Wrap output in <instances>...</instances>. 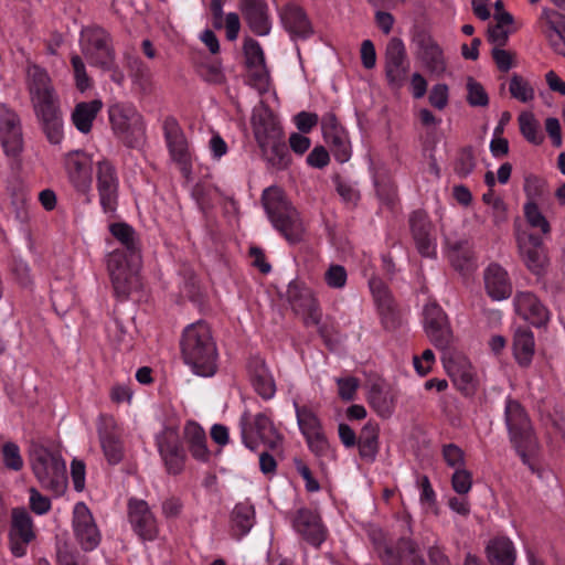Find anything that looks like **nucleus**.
Segmentation results:
<instances>
[{
    "label": "nucleus",
    "mask_w": 565,
    "mask_h": 565,
    "mask_svg": "<svg viewBox=\"0 0 565 565\" xmlns=\"http://www.w3.org/2000/svg\"><path fill=\"white\" fill-rule=\"evenodd\" d=\"M29 93L35 117L46 139L52 145L63 139V116L60 98L47 72L32 65L28 68Z\"/></svg>",
    "instance_id": "nucleus-1"
},
{
    "label": "nucleus",
    "mask_w": 565,
    "mask_h": 565,
    "mask_svg": "<svg viewBox=\"0 0 565 565\" xmlns=\"http://www.w3.org/2000/svg\"><path fill=\"white\" fill-rule=\"evenodd\" d=\"M184 363L199 376H212L217 370V348L212 329L205 321L188 326L180 342Z\"/></svg>",
    "instance_id": "nucleus-2"
},
{
    "label": "nucleus",
    "mask_w": 565,
    "mask_h": 565,
    "mask_svg": "<svg viewBox=\"0 0 565 565\" xmlns=\"http://www.w3.org/2000/svg\"><path fill=\"white\" fill-rule=\"evenodd\" d=\"M255 139L265 159L278 169H285L290 162L288 147L282 128L268 108L256 111L252 118Z\"/></svg>",
    "instance_id": "nucleus-3"
},
{
    "label": "nucleus",
    "mask_w": 565,
    "mask_h": 565,
    "mask_svg": "<svg viewBox=\"0 0 565 565\" xmlns=\"http://www.w3.org/2000/svg\"><path fill=\"white\" fill-rule=\"evenodd\" d=\"M262 201L273 225L287 241L297 243L303 236V224L297 210L291 206L282 191L271 186L264 191Z\"/></svg>",
    "instance_id": "nucleus-4"
},
{
    "label": "nucleus",
    "mask_w": 565,
    "mask_h": 565,
    "mask_svg": "<svg viewBox=\"0 0 565 565\" xmlns=\"http://www.w3.org/2000/svg\"><path fill=\"white\" fill-rule=\"evenodd\" d=\"M30 465L44 489L57 495L64 493L67 486L66 466L57 451L33 444L30 448Z\"/></svg>",
    "instance_id": "nucleus-5"
},
{
    "label": "nucleus",
    "mask_w": 565,
    "mask_h": 565,
    "mask_svg": "<svg viewBox=\"0 0 565 565\" xmlns=\"http://www.w3.org/2000/svg\"><path fill=\"white\" fill-rule=\"evenodd\" d=\"M505 424L510 435V441L524 463L529 456L539 447L532 423L524 407L515 399H508L504 409Z\"/></svg>",
    "instance_id": "nucleus-6"
},
{
    "label": "nucleus",
    "mask_w": 565,
    "mask_h": 565,
    "mask_svg": "<svg viewBox=\"0 0 565 565\" xmlns=\"http://www.w3.org/2000/svg\"><path fill=\"white\" fill-rule=\"evenodd\" d=\"M109 121L116 137L128 148L142 146L146 127L142 116L129 104H115L108 109Z\"/></svg>",
    "instance_id": "nucleus-7"
},
{
    "label": "nucleus",
    "mask_w": 565,
    "mask_h": 565,
    "mask_svg": "<svg viewBox=\"0 0 565 565\" xmlns=\"http://www.w3.org/2000/svg\"><path fill=\"white\" fill-rule=\"evenodd\" d=\"M383 65L388 87L393 90L401 89L408 79L411 62L406 47L399 38H392L387 42Z\"/></svg>",
    "instance_id": "nucleus-8"
},
{
    "label": "nucleus",
    "mask_w": 565,
    "mask_h": 565,
    "mask_svg": "<svg viewBox=\"0 0 565 565\" xmlns=\"http://www.w3.org/2000/svg\"><path fill=\"white\" fill-rule=\"evenodd\" d=\"M241 427L243 443L250 450H255L257 447L256 438L273 450L279 448L282 443V436L265 414L259 413L253 418L248 414H244Z\"/></svg>",
    "instance_id": "nucleus-9"
},
{
    "label": "nucleus",
    "mask_w": 565,
    "mask_h": 565,
    "mask_svg": "<svg viewBox=\"0 0 565 565\" xmlns=\"http://www.w3.org/2000/svg\"><path fill=\"white\" fill-rule=\"evenodd\" d=\"M139 260H131V257L125 249H116L109 254L107 268L117 297L127 298L131 289L137 285L138 277L132 267Z\"/></svg>",
    "instance_id": "nucleus-10"
},
{
    "label": "nucleus",
    "mask_w": 565,
    "mask_h": 565,
    "mask_svg": "<svg viewBox=\"0 0 565 565\" xmlns=\"http://www.w3.org/2000/svg\"><path fill=\"white\" fill-rule=\"evenodd\" d=\"M83 36L82 52L89 63L102 70L111 68L115 51L111 46L110 34L100 26H93L85 30Z\"/></svg>",
    "instance_id": "nucleus-11"
},
{
    "label": "nucleus",
    "mask_w": 565,
    "mask_h": 565,
    "mask_svg": "<svg viewBox=\"0 0 565 565\" xmlns=\"http://www.w3.org/2000/svg\"><path fill=\"white\" fill-rule=\"evenodd\" d=\"M424 330L431 344L441 350H448L454 341L452 330L446 312L435 301L424 308Z\"/></svg>",
    "instance_id": "nucleus-12"
},
{
    "label": "nucleus",
    "mask_w": 565,
    "mask_h": 565,
    "mask_svg": "<svg viewBox=\"0 0 565 565\" xmlns=\"http://www.w3.org/2000/svg\"><path fill=\"white\" fill-rule=\"evenodd\" d=\"M287 300L294 312L301 316L306 326H319L321 311L318 301L303 282L291 281L287 289Z\"/></svg>",
    "instance_id": "nucleus-13"
},
{
    "label": "nucleus",
    "mask_w": 565,
    "mask_h": 565,
    "mask_svg": "<svg viewBox=\"0 0 565 565\" xmlns=\"http://www.w3.org/2000/svg\"><path fill=\"white\" fill-rule=\"evenodd\" d=\"M70 183L79 194H88L93 182V160L81 150L70 151L63 159Z\"/></svg>",
    "instance_id": "nucleus-14"
},
{
    "label": "nucleus",
    "mask_w": 565,
    "mask_h": 565,
    "mask_svg": "<svg viewBox=\"0 0 565 565\" xmlns=\"http://www.w3.org/2000/svg\"><path fill=\"white\" fill-rule=\"evenodd\" d=\"M163 132L172 160L180 166V169L184 174H189L192 169L189 142L181 126L174 117L169 116L164 119Z\"/></svg>",
    "instance_id": "nucleus-15"
},
{
    "label": "nucleus",
    "mask_w": 565,
    "mask_h": 565,
    "mask_svg": "<svg viewBox=\"0 0 565 565\" xmlns=\"http://www.w3.org/2000/svg\"><path fill=\"white\" fill-rule=\"evenodd\" d=\"M417 46V58L436 76H441L447 70V60L444 50L426 30H418L413 36Z\"/></svg>",
    "instance_id": "nucleus-16"
},
{
    "label": "nucleus",
    "mask_w": 565,
    "mask_h": 565,
    "mask_svg": "<svg viewBox=\"0 0 565 565\" xmlns=\"http://www.w3.org/2000/svg\"><path fill=\"white\" fill-rule=\"evenodd\" d=\"M97 431L107 462L119 463L124 458V444L115 418L110 415H100Z\"/></svg>",
    "instance_id": "nucleus-17"
},
{
    "label": "nucleus",
    "mask_w": 565,
    "mask_h": 565,
    "mask_svg": "<svg viewBox=\"0 0 565 565\" xmlns=\"http://www.w3.org/2000/svg\"><path fill=\"white\" fill-rule=\"evenodd\" d=\"M35 537L33 521L24 508H15L11 513V526L9 531L10 548L14 556L25 554L26 545Z\"/></svg>",
    "instance_id": "nucleus-18"
},
{
    "label": "nucleus",
    "mask_w": 565,
    "mask_h": 565,
    "mask_svg": "<svg viewBox=\"0 0 565 565\" xmlns=\"http://www.w3.org/2000/svg\"><path fill=\"white\" fill-rule=\"evenodd\" d=\"M159 452L164 461L168 473L179 475L184 469L185 451L173 428H166L157 438Z\"/></svg>",
    "instance_id": "nucleus-19"
},
{
    "label": "nucleus",
    "mask_w": 565,
    "mask_h": 565,
    "mask_svg": "<svg viewBox=\"0 0 565 565\" xmlns=\"http://www.w3.org/2000/svg\"><path fill=\"white\" fill-rule=\"evenodd\" d=\"M73 527L81 547L88 552L98 546L100 533L95 520L84 502H78L74 508Z\"/></svg>",
    "instance_id": "nucleus-20"
},
{
    "label": "nucleus",
    "mask_w": 565,
    "mask_h": 565,
    "mask_svg": "<svg viewBox=\"0 0 565 565\" xmlns=\"http://www.w3.org/2000/svg\"><path fill=\"white\" fill-rule=\"evenodd\" d=\"M97 190L103 210L115 212L118 202V177L115 167L108 160L97 163L96 171Z\"/></svg>",
    "instance_id": "nucleus-21"
},
{
    "label": "nucleus",
    "mask_w": 565,
    "mask_h": 565,
    "mask_svg": "<svg viewBox=\"0 0 565 565\" xmlns=\"http://www.w3.org/2000/svg\"><path fill=\"white\" fill-rule=\"evenodd\" d=\"M518 246L526 268L534 275H542L548 264L542 238L535 234H523L518 237Z\"/></svg>",
    "instance_id": "nucleus-22"
},
{
    "label": "nucleus",
    "mask_w": 565,
    "mask_h": 565,
    "mask_svg": "<svg viewBox=\"0 0 565 565\" xmlns=\"http://www.w3.org/2000/svg\"><path fill=\"white\" fill-rule=\"evenodd\" d=\"M0 142L7 157L17 159L23 150L21 120L13 111L0 116Z\"/></svg>",
    "instance_id": "nucleus-23"
},
{
    "label": "nucleus",
    "mask_w": 565,
    "mask_h": 565,
    "mask_svg": "<svg viewBox=\"0 0 565 565\" xmlns=\"http://www.w3.org/2000/svg\"><path fill=\"white\" fill-rule=\"evenodd\" d=\"M128 518L135 532L141 540L152 541L158 536L157 521L145 500H129Z\"/></svg>",
    "instance_id": "nucleus-24"
},
{
    "label": "nucleus",
    "mask_w": 565,
    "mask_h": 565,
    "mask_svg": "<svg viewBox=\"0 0 565 565\" xmlns=\"http://www.w3.org/2000/svg\"><path fill=\"white\" fill-rule=\"evenodd\" d=\"M369 284L384 328L395 329L399 324V311L388 287L380 278H372Z\"/></svg>",
    "instance_id": "nucleus-25"
},
{
    "label": "nucleus",
    "mask_w": 565,
    "mask_h": 565,
    "mask_svg": "<svg viewBox=\"0 0 565 565\" xmlns=\"http://www.w3.org/2000/svg\"><path fill=\"white\" fill-rule=\"evenodd\" d=\"M516 313L535 327L545 326L550 320L547 308L531 291H518L514 296Z\"/></svg>",
    "instance_id": "nucleus-26"
},
{
    "label": "nucleus",
    "mask_w": 565,
    "mask_h": 565,
    "mask_svg": "<svg viewBox=\"0 0 565 565\" xmlns=\"http://www.w3.org/2000/svg\"><path fill=\"white\" fill-rule=\"evenodd\" d=\"M484 288L495 301L508 299L512 295V282L508 271L499 264H490L483 273Z\"/></svg>",
    "instance_id": "nucleus-27"
},
{
    "label": "nucleus",
    "mask_w": 565,
    "mask_h": 565,
    "mask_svg": "<svg viewBox=\"0 0 565 565\" xmlns=\"http://www.w3.org/2000/svg\"><path fill=\"white\" fill-rule=\"evenodd\" d=\"M294 529L311 545L319 546L324 541L321 520L313 511L299 509L292 519Z\"/></svg>",
    "instance_id": "nucleus-28"
},
{
    "label": "nucleus",
    "mask_w": 565,
    "mask_h": 565,
    "mask_svg": "<svg viewBox=\"0 0 565 565\" xmlns=\"http://www.w3.org/2000/svg\"><path fill=\"white\" fill-rule=\"evenodd\" d=\"M541 24L554 51L565 56V15L552 9H544Z\"/></svg>",
    "instance_id": "nucleus-29"
},
{
    "label": "nucleus",
    "mask_w": 565,
    "mask_h": 565,
    "mask_svg": "<svg viewBox=\"0 0 565 565\" xmlns=\"http://www.w3.org/2000/svg\"><path fill=\"white\" fill-rule=\"evenodd\" d=\"M411 231L419 254L424 257L435 255V243L431 237V224L423 211H415L409 217Z\"/></svg>",
    "instance_id": "nucleus-30"
},
{
    "label": "nucleus",
    "mask_w": 565,
    "mask_h": 565,
    "mask_svg": "<svg viewBox=\"0 0 565 565\" xmlns=\"http://www.w3.org/2000/svg\"><path fill=\"white\" fill-rule=\"evenodd\" d=\"M247 370L256 393L264 399H270L276 393V384L265 360L259 356L250 358Z\"/></svg>",
    "instance_id": "nucleus-31"
},
{
    "label": "nucleus",
    "mask_w": 565,
    "mask_h": 565,
    "mask_svg": "<svg viewBox=\"0 0 565 565\" xmlns=\"http://www.w3.org/2000/svg\"><path fill=\"white\" fill-rule=\"evenodd\" d=\"M384 565H425V561L418 553L415 542L409 539H401L396 552L386 547L381 555Z\"/></svg>",
    "instance_id": "nucleus-32"
},
{
    "label": "nucleus",
    "mask_w": 565,
    "mask_h": 565,
    "mask_svg": "<svg viewBox=\"0 0 565 565\" xmlns=\"http://www.w3.org/2000/svg\"><path fill=\"white\" fill-rule=\"evenodd\" d=\"M445 367L451 377L455 386L465 395H471L477 387V380L472 367L466 361H455L452 359L445 361Z\"/></svg>",
    "instance_id": "nucleus-33"
},
{
    "label": "nucleus",
    "mask_w": 565,
    "mask_h": 565,
    "mask_svg": "<svg viewBox=\"0 0 565 565\" xmlns=\"http://www.w3.org/2000/svg\"><path fill=\"white\" fill-rule=\"evenodd\" d=\"M281 21L292 36L307 38L312 33L307 14L295 3H289L282 9Z\"/></svg>",
    "instance_id": "nucleus-34"
},
{
    "label": "nucleus",
    "mask_w": 565,
    "mask_h": 565,
    "mask_svg": "<svg viewBox=\"0 0 565 565\" xmlns=\"http://www.w3.org/2000/svg\"><path fill=\"white\" fill-rule=\"evenodd\" d=\"M183 435L191 456L202 462L209 461L211 452L206 446L204 429L198 423L188 422L184 426Z\"/></svg>",
    "instance_id": "nucleus-35"
},
{
    "label": "nucleus",
    "mask_w": 565,
    "mask_h": 565,
    "mask_svg": "<svg viewBox=\"0 0 565 565\" xmlns=\"http://www.w3.org/2000/svg\"><path fill=\"white\" fill-rule=\"evenodd\" d=\"M370 406L383 418H388L393 411L395 398L391 387L384 382H374L369 390Z\"/></svg>",
    "instance_id": "nucleus-36"
},
{
    "label": "nucleus",
    "mask_w": 565,
    "mask_h": 565,
    "mask_svg": "<svg viewBox=\"0 0 565 565\" xmlns=\"http://www.w3.org/2000/svg\"><path fill=\"white\" fill-rule=\"evenodd\" d=\"M244 18L256 35H266L270 30L265 0H245Z\"/></svg>",
    "instance_id": "nucleus-37"
},
{
    "label": "nucleus",
    "mask_w": 565,
    "mask_h": 565,
    "mask_svg": "<svg viewBox=\"0 0 565 565\" xmlns=\"http://www.w3.org/2000/svg\"><path fill=\"white\" fill-rule=\"evenodd\" d=\"M488 562L491 565H514L515 548L513 543L504 536L494 537L486 547Z\"/></svg>",
    "instance_id": "nucleus-38"
},
{
    "label": "nucleus",
    "mask_w": 565,
    "mask_h": 565,
    "mask_svg": "<svg viewBox=\"0 0 565 565\" xmlns=\"http://www.w3.org/2000/svg\"><path fill=\"white\" fill-rule=\"evenodd\" d=\"M513 352L521 366H529L535 352L533 332L527 328H518L513 337Z\"/></svg>",
    "instance_id": "nucleus-39"
},
{
    "label": "nucleus",
    "mask_w": 565,
    "mask_h": 565,
    "mask_svg": "<svg viewBox=\"0 0 565 565\" xmlns=\"http://www.w3.org/2000/svg\"><path fill=\"white\" fill-rule=\"evenodd\" d=\"M102 107L103 103L99 99L76 104L72 113V121L77 130L83 134H88Z\"/></svg>",
    "instance_id": "nucleus-40"
},
{
    "label": "nucleus",
    "mask_w": 565,
    "mask_h": 565,
    "mask_svg": "<svg viewBox=\"0 0 565 565\" xmlns=\"http://www.w3.org/2000/svg\"><path fill=\"white\" fill-rule=\"evenodd\" d=\"M255 511L247 502L237 503L231 513V529L233 535L242 537L249 532L254 525Z\"/></svg>",
    "instance_id": "nucleus-41"
},
{
    "label": "nucleus",
    "mask_w": 565,
    "mask_h": 565,
    "mask_svg": "<svg viewBox=\"0 0 565 565\" xmlns=\"http://www.w3.org/2000/svg\"><path fill=\"white\" fill-rule=\"evenodd\" d=\"M356 445L359 446L360 457L369 462H373L379 452V428L366 424L361 430Z\"/></svg>",
    "instance_id": "nucleus-42"
},
{
    "label": "nucleus",
    "mask_w": 565,
    "mask_h": 565,
    "mask_svg": "<svg viewBox=\"0 0 565 565\" xmlns=\"http://www.w3.org/2000/svg\"><path fill=\"white\" fill-rule=\"evenodd\" d=\"M111 235L124 245L131 260L140 259V249L136 241L135 230L127 223H113L109 225Z\"/></svg>",
    "instance_id": "nucleus-43"
},
{
    "label": "nucleus",
    "mask_w": 565,
    "mask_h": 565,
    "mask_svg": "<svg viewBox=\"0 0 565 565\" xmlns=\"http://www.w3.org/2000/svg\"><path fill=\"white\" fill-rule=\"evenodd\" d=\"M129 75L142 93L151 89V73L149 67L139 58H134L128 64Z\"/></svg>",
    "instance_id": "nucleus-44"
},
{
    "label": "nucleus",
    "mask_w": 565,
    "mask_h": 565,
    "mask_svg": "<svg viewBox=\"0 0 565 565\" xmlns=\"http://www.w3.org/2000/svg\"><path fill=\"white\" fill-rule=\"evenodd\" d=\"M324 139L330 145L331 151L337 161L343 163L350 159L351 148L344 130L330 135Z\"/></svg>",
    "instance_id": "nucleus-45"
},
{
    "label": "nucleus",
    "mask_w": 565,
    "mask_h": 565,
    "mask_svg": "<svg viewBox=\"0 0 565 565\" xmlns=\"http://www.w3.org/2000/svg\"><path fill=\"white\" fill-rule=\"evenodd\" d=\"M520 131L522 136L533 145L542 143L544 137L539 131V122L531 113H522L519 116Z\"/></svg>",
    "instance_id": "nucleus-46"
},
{
    "label": "nucleus",
    "mask_w": 565,
    "mask_h": 565,
    "mask_svg": "<svg viewBox=\"0 0 565 565\" xmlns=\"http://www.w3.org/2000/svg\"><path fill=\"white\" fill-rule=\"evenodd\" d=\"M297 419L299 428L306 438L315 434L322 433V427L319 418L310 409H297Z\"/></svg>",
    "instance_id": "nucleus-47"
},
{
    "label": "nucleus",
    "mask_w": 565,
    "mask_h": 565,
    "mask_svg": "<svg viewBox=\"0 0 565 565\" xmlns=\"http://www.w3.org/2000/svg\"><path fill=\"white\" fill-rule=\"evenodd\" d=\"M467 103L472 107H487L489 105V96L481 83L473 77L467 78Z\"/></svg>",
    "instance_id": "nucleus-48"
},
{
    "label": "nucleus",
    "mask_w": 565,
    "mask_h": 565,
    "mask_svg": "<svg viewBox=\"0 0 565 565\" xmlns=\"http://www.w3.org/2000/svg\"><path fill=\"white\" fill-rule=\"evenodd\" d=\"M476 168V158L471 147H465L459 150L454 164V171L460 178H466Z\"/></svg>",
    "instance_id": "nucleus-49"
},
{
    "label": "nucleus",
    "mask_w": 565,
    "mask_h": 565,
    "mask_svg": "<svg viewBox=\"0 0 565 565\" xmlns=\"http://www.w3.org/2000/svg\"><path fill=\"white\" fill-rule=\"evenodd\" d=\"M510 94L513 98L526 103L534 97V90L530 84L520 75L513 74L509 86Z\"/></svg>",
    "instance_id": "nucleus-50"
},
{
    "label": "nucleus",
    "mask_w": 565,
    "mask_h": 565,
    "mask_svg": "<svg viewBox=\"0 0 565 565\" xmlns=\"http://www.w3.org/2000/svg\"><path fill=\"white\" fill-rule=\"evenodd\" d=\"M524 215L527 223L532 227L540 228L543 234H548L551 232L550 223L546 217L541 213L537 204L533 201L527 202L524 205Z\"/></svg>",
    "instance_id": "nucleus-51"
},
{
    "label": "nucleus",
    "mask_w": 565,
    "mask_h": 565,
    "mask_svg": "<svg viewBox=\"0 0 565 565\" xmlns=\"http://www.w3.org/2000/svg\"><path fill=\"white\" fill-rule=\"evenodd\" d=\"M244 53L246 57V65L253 70L254 66H262L265 64L264 52L257 41L254 39H246L244 42Z\"/></svg>",
    "instance_id": "nucleus-52"
},
{
    "label": "nucleus",
    "mask_w": 565,
    "mask_h": 565,
    "mask_svg": "<svg viewBox=\"0 0 565 565\" xmlns=\"http://www.w3.org/2000/svg\"><path fill=\"white\" fill-rule=\"evenodd\" d=\"M309 449L318 457L324 458L333 455L324 433L315 434L306 438Z\"/></svg>",
    "instance_id": "nucleus-53"
},
{
    "label": "nucleus",
    "mask_w": 565,
    "mask_h": 565,
    "mask_svg": "<svg viewBox=\"0 0 565 565\" xmlns=\"http://www.w3.org/2000/svg\"><path fill=\"white\" fill-rule=\"evenodd\" d=\"M3 461L7 468L19 471L23 467L19 447L13 443H6L2 447Z\"/></svg>",
    "instance_id": "nucleus-54"
},
{
    "label": "nucleus",
    "mask_w": 565,
    "mask_h": 565,
    "mask_svg": "<svg viewBox=\"0 0 565 565\" xmlns=\"http://www.w3.org/2000/svg\"><path fill=\"white\" fill-rule=\"evenodd\" d=\"M443 456L446 463L457 469L465 468V452L455 444H448L443 447Z\"/></svg>",
    "instance_id": "nucleus-55"
},
{
    "label": "nucleus",
    "mask_w": 565,
    "mask_h": 565,
    "mask_svg": "<svg viewBox=\"0 0 565 565\" xmlns=\"http://www.w3.org/2000/svg\"><path fill=\"white\" fill-rule=\"evenodd\" d=\"M452 489L458 494H467L472 486V475L465 468L455 470L451 477Z\"/></svg>",
    "instance_id": "nucleus-56"
},
{
    "label": "nucleus",
    "mask_w": 565,
    "mask_h": 565,
    "mask_svg": "<svg viewBox=\"0 0 565 565\" xmlns=\"http://www.w3.org/2000/svg\"><path fill=\"white\" fill-rule=\"evenodd\" d=\"M196 72L209 83L218 84L224 79V75L218 63H200L196 65Z\"/></svg>",
    "instance_id": "nucleus-57"
},
{
    "label": "nucleus",
    "mask_w": 565,
    "mask_h": 565,
    "mask_svg": "<svg viewBox=\"0 0 565 565\" xmlns=\"http://www.w3.org/2000/svg\"><path fill=\"white\" fill-rule=\"evenodd\" d=\"M71 63H72L73 71H74L76 87L81 92L86 90L90 86V81L86 73L84 62L82 61L81 56L75 54L71 57Z\"/></svg>",
    "instance_id": "nucleus-58"
},
{
    "label": "nucleus",
    "mask_w": 565,
    "mask_h": 565,
    "mask_svg": "<svg viewBox=\"0 0 565 565\" xmlns=\"http://www.w3.org/2000/svg\"><path fill=\"white\" fill-rule=\"evenodd\" d=\"M326 284L331 288H342L347 282V270L341 265H331L324 274Z\"/></svg>",
    "instance_id": "nucleus-59"
},
{
    "label": "nucleus",
    "mask_w": 565,
    "mask_h": 565,
    "mask_svg": "<svg viewBox=\"0 0 565 565\" xmlns=\"http://www.w3.org/2000/svg\"><path fill=\"white\" fill-rule=\"evenodd\" d=\"M428 98L433 107L439 110L444 109L448 104V86L446 84L435 85Z\"/></svg>",
    "instance_id": "nucleus-60"
},
{
    "label": "nucleus",
    "mask_w": 565,
    "mask_h": 565,
    "mask_svg": "<svg viewBox=\"0 0 565 565\" xmlns=\"http://www.w3.org/2000/svg\"><path fill=\"white\" fill-rule=\"evenodd\" d=\"M249 83L257 89H266L268 86L269 74L266 65L254 66L253 70L248 68Z\"/></svg>",
    "instance_id": "nucleus-61"
},
{
    "label": "nucleus",
    "mask_w": 565,
    "mask_h": 565,
    "mask_svg": "<svg viewBox=\"0 0 565 565\" xmlns=\"http://www.w3.org/2000/svg\"><path fill=\"white\" fill-rule=\"evenodd\" d=\"M30 508L36 514H44L51 509L49 498L42 495L35 488L30 489Z\"/></svg>",
    "instance_id": "nucleus-62"
},
{
    "label": "nucleus",
    "mask_w": 565,
    "mask_h": 565,
    "mask_svg": "<svg viewBox=\"0 0 565 565\" xmlns=\"http://www.w3.org/2000/svg\"><path fill=\"white\" fill-rule=\"evenodd\" d=\"M337 383L339 386V396L343 401L349 402L354 399L359 387V382L355 377L338 379Z\"/></svg>",
    "instance_id": "nucleus-63"
},
{
    "label": "nucleus",
    "mask_w": 565,
    "mask_h": 565,
    "mask_svg": "<svg viewBox=\"0 0 565 565\" xmlns=\"http://www.w3.org/2000/svg\"><path fill=\"white\" fill-rule=\"evenodd\" d=\"M361 62L364 68L372 70L376 65L375 46L371 40H364L361 44Z\"/></svg>",
    "instance_id": "nucleus-64"
}]
</instances>
